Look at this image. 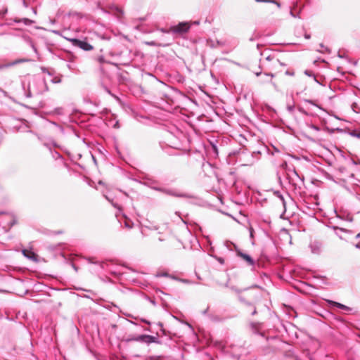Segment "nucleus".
<instances>
[{
  "label": "nucleus",
  "instance_id": "nucleus-45",
  "mask_svg": "<svg viewBox=\"0 0 360 360\" xmlns=\"http://www.w3.org/2000/svg\"><path fill=\"white\" fill-rule=\"evenodd\" d=\"M73 268H74L75 270H77V268H76V266H75V265H73Z\"/></svg>",
  "mask_w": 360,
  "mask_h": 360
},
{
  "label": "nucleus",
  "instance_id": "nucleus-15",
  "mask_svg": "<svg viewBox=\"0 0 360 360\" xmlns=\"http://www.w3.org/2000/svg\"><path fill=\"white\" fill-rule=\"evenodd\" d=\"M333 229L339 230L341 232H342V233H344L345 234H347V235H350V234L352 233V231H350V230H347V229H343V228H340V227H338V226H333Z\"/></svg>",
  "mask_w": 360,
  "mask_h": 360
},
{
  "label": "nucleus",
  "instance_id": "nucleus-42",
  "mask_svg": "<svg viewBox=\"0 0 360 360\" xmlns=\"http://www.w3.org/2000/svg\"><path fill=\"white\" fill-rule=\"evenodd\" d=\"M159 240H160V241H162V240H163V239H162L161 238H159Z\"/></svg>",
  "mask_w": 360,
  "mask_h": 360
},
{
  "label": "nucleus",
  "instance_id": "nucleus-27",
  "mask_svg": "<svg viewBox=\"0 0 360 360\" xmlns=\"http://www.w3.org/2000/svg\"><path fill=\"white\" fill-rule=\"evenodd\" d=\"M313 129L316 130V131H319V127H317V126H315V125H311V127Z\"/></svg>",
  "mask_w": 360,
  "mask_h": 360
},
{
  "label": "nucleus",
  "instance_id": "nucleus-8",
  "mask_svg": "<svg viewBox=\"0 0 360 360\" xmlns=\"http://www.w3.org/2000/svg\"><path fill=\"white\" fill-rule=\"evenodd\" d=\"M144 337V335H129L127 338L125 339V341L127 342H142L143 338Z\"/></svg>",
  "mask_w": 360,
  "mask_h": 360
},
{
  "label": "nucleus",
  "instance_id": "nucleus-17",
  "mask_svg": "<svg viewBox=\"0 0 360 360\" xmlns=\"http://www.w3.org/2000/svg\"><path fill=\"white\" fill-rule=\"evenodd\" d=\"M257 2H271L276 4L278 7L281 6L280 4L275 0H256Z\"/></svg>",
  "mask_w": 360,
  "mask_h": 360
},
{
  "label": "nucleus",
  "instance_id": "nucleus-28",
  "mask_svg": "<svg viewBox=\"0 0 360 360\" xmlns=\"http://www.w3.org/2000/svg\"><path fill=\"white\" fill-rule=\"evenodd\" d=\"M304 38L307 39H309L311 38V35L309 34H304Z\"/></svg>",
  "mask_w": 360,
  "mask_h": 360
},
{
  "label": "nucleus",
  "instance_id": "nucleus-21",
  "mask_svg": "<svg viewBox=\"0 0 360 360\" xmlns=\"http://www.w3.org/2000/svg\"><path fill=\"white\" fill-rule=\"evenodd\" d=\"M304 103H310V104H311V105H315V106H316V107H318V108H321L318 105L315 104V103H314V101H312V100L304 99Z\"/></svg>",
  "mask_w": 360,
  "mask_h": 360
},
{
  "label": "nucleus",
  "instance_id": "nucleus-37",
  "mask_svg": "<svg viewBox=\"0 0 360 360\" xmlns=\"http://www.w3.org/2000/svg\"><path fill=\"white\" fill-rule=\"evenodd\" d=\"M112 202V205L115 207H117V205L116 204H114Z\"/></svg>",
  "mask_w": 360,
  "mask_h": 360
},
{
  "label": "nucleus",
  "instance_id": "nucleus-6",
  "mask_svg": "<svg viewBox=\"0 0 360 360\" xmlns=\"http://www.w3.org/2000/svg\"><path fill=\"white\" fill-rule=\"evenodd\" d=\"M237 255L243 258L244 260H245L249 265L253 266L255 265V261L254 259L249 255L245 253H243L240 250H237Z\"/></svg>",
  "mask_w": 360,
  "mask_h": 360
},
{
  "label": "nucleus",
  "instance_id": "nucleus-9",
  "mask_svg": "<svg viewBox=\"0 0 360 360\" xmlns=\"http://www.w3.org/2000/svg\"><path fill=\"white\" fill-rule=\"evenodd\" d=\"M22 254L25 257H26L28 259L36 260L37 255L32 251L23 250Z\"/></svg>",
  "mask_w": 360,
  "mask_h": 360
},
{
  "label": "nucleus",
  "instance_id": "nucleus-10",
  "mask_svg": "<svg viewBox=\"0 0 360 360\" xmlns=\"http://www.w3.org/2000/svg\"><path fill=\"white\" fill-rule=\"evenodd\" d=\"M30 61H31V60L27 59V58L18 59V60H15L11 62V63H9L8 65H6L5 67H10V66H13V65H17V64H19L21 63H25V62H30Z\"/></svg>",
  "mask_w": 360,
  "mask_h": 360
},
{
  "label": "nucleus",
  "instance_id": "nucleus-23",
  "mask_svg": "<svg viewBox=\"0 0 360 360\" xmlns=\"http://www.w3.org/2000/svg\"><path fill=\"white\" fill-rule=\"evenodd\" d=\"M259 37V36L257 34H254L252 37L250 38V41H254L256 39H257Z\"/></svg>",
  "mask_w": 360,
  "mask_h": 360
},
{
  "label": "nucleus",
  "instance_id": "nucleus-16",
  "mask_svg": "<svg viewBox=\"0 0 360 360\" xmlns=\"http://www.w3.org/2000/svg\"><path fill=\"white\" fill-rule=\"evenodd\" d=\"M352 109L356 113H359L360 112V108H359V105L356 103H353L352 104Z\"/></svg>",
  "mask_w": 360,
  "mask_h": 360
},
{
  "label": "nucleus",
  "instance_id": "nucleus-44",
  "mask_svg": "<svg viewBox=\"0 0 360 360\" xmlns=\"http://www.w3.org/2000/svg\"><path fill=\"white\" fill-rule=\"evenodd\" d=\"M56 154L58 155V156H60L59 153L56 152Z\"/></svg>",
  "mask_w": 360,
  "mask_h": 360
},
{
  "label": "nucleus",
  "instance_id": "nucleus-3",
  "mask_svg": "<svg viewBox=\"0 0 360 360\" xmlns=\"http://www.w3.org/2000/svg\"><path fill=\"white\" fill-rule=\"evenodd\" d=\"M71 41L72 44L77 46L84 51H91L93 49V46L84 40H80L77 39H72Z\"/></svg>",
  "mask_w": 360,
  "mask_h": 360
},
{
  "label": "nucleus",
  "instance_id": "nucleus-25",
  "mask_svg": "<svg viewBox=\"0 0 360 360\" xmlns=\"http://www.w3.org/2000/svg\"><path fill=\"white\" fill-rule=\"evenodd\" d=\"M285 74H286L287 75L293 76V75H294V72H292V71H290V70H287V71L285 72Z\"/></svg>",
  "mask_w": 360,
  "mask_h": 360
},
{
  "label": "nucleus",
  "instance_id": "nucleus-32",
  "mask_svg": "<svg viewBox=\"0 0 360 360\" xmlns=\"http://www.w3.org/2000/svg\"><path fill=\"white\" fill-rule=\"evenodd\" d=\"M355 247H356V248L360 249V244H359V243H357V244L355 245Z\"/></svg>",
  "mask_w": 360,
  "mask_h": 360
},
{
  "label": "nucleus",
  "instance_id": "nucleus-14",
  "mask_svg": "<svg viewBox=\"0 0 360 360\" xmlns=\"http://www.w3.org/2000/svg\"><path fill=\"white\" fill-rule=\"evenodd\" d=\"M349 134L351 136L360 139V130H352Z\"/></svg>",
  "mask_w": 360,
  "mask_h": 360
},
{
  "label": "nucleus",
  "instance_id": "nucleus-26",
  "mask_svg": "<svg viewBox=\"0 0 360 360\" xmlns=\"http://www.w3.org/2000/svg\"><path fill=\"white\" fill-rule=\"evenodd\" d=\"M290 15H291L292 17H294V18H300V15H299L298 14H297V15L294 14V13H293V12H292V11L290 12Z\"/></svg>",
  "mask_w": 360,
  "mask_h": 360
},
{
  "label": "nucleus",
  "instance_id": "nucleus-31",
  "mask_svg": "<svg viewBox=\"0 0 360 360\" xmlns=\"http://www.w3.org/2000/svg\"><path fill=\"white\" fill-rule=\"evenodd\" d=\"M218 261H219L221 264H223V263H224V259H222V258H219V259H218Z\"/></svg>",
  "mask_w": 360,
  "mask_h": 360
},
{
  "label": "nucleus",
  "instance_id": "nucleus-20",
  "mask_svg": "<svg viewBox=\"0 0 360 360\" xmlns=\"http://www.w3.org/2000/svg\"><path fill=\"white\" fill-rule=\"evenodd\" d=\"M248 306L251 307L252 308V311L251 312V314L252 315H255L257 314V310H256V308L255 307L252 306L250 303L249 302H245Z\"/></svg>",
  "mask_w": 360,
  "mask_h": 360
},
{
  "label": "nucleus",
  "instance_id": "nucleus-13",
  "mask_svg": "<svg viewBox=\"0 0 360 360\" xmlns=\"http://www.w3.org/2000/svg\"><path fill=\"white\" fill-rule=\"evenodd\" d=\"M25 41L26 42L31 46V48L33 49V51L37 53V47L35 46L34 42L32 41V40L31 39V38L30 37H27L25 39Z\"/></svg>",
  "mask_w": 360,
  "mask_h": 360
},
{
  "label": "nucleus",
  "instance_id": "nucleus-34",
  "mask_svg": "<svg viewBox=\"0 0 360 360\" xmlns=\"http://www.w3.org/2000/svg\"><path fill=\"white\" fill-rule=\"evenodd\" d=\"M359 237H360V233L356 234V236H355L356 238H359Z\"/></svg>",
  "mask_w": 360,
  "mask_h": 360
},
{
  "label": "nucleus",
  "instance_id": "nucleus-5",
  "mask_svg": "<svg viewBox=\"0 0 360 360\" xmlns=\"http://www.w3.org/2000/svg\"><path fill=\"white\" fill-rule=\"evenodd\" d=\"M287 176L289 183L292 185H297L298 181H302L295 169H288Z\"/></svg>",
  "mask_w": 360,
  "mask_h": 360
},
{
  "label": "nucleus",
  "instance_id": "nucleus-41",
  "mask_svg": "<svg viewBox=\"0 0 360 360\" xmlns=\"http://www.w3.org/2000/svg\"><path fill=\"white\" fill-rule=\"evenodd\" d=\"M126 226L129 228H131V226H129L127 223H126Z\"/></svg>",
  "mask_w": 360,
  "mask_h": 360
},
{
  "label": "nucleus",
  "instance_id": "nucleus-33",
  "mask_svg": "<svg viewBox=\"0 0 360 360\" xmlns=\"http://www.w3.org/2000/svg\"><path fill=\"white\" fill-rule=\"evenodd\" d=\"M143 322L146 323L147 324H150V322L146 320H142Z\"/></svg>",
  "mask_w": 360,
  "mask_h": 360
},
{
  "label": "nucleus",
  "instance_id": "nucleus-29",
  "mask_svg": "<svg viewBox=\"0 0 360 360\" xmlns=\"http://www.w3.org/2000/svg\"><path fill=\"white\" fill-rule=\"evenodd\" d=\"M278 196L282 200L283 204L284 205L285 204V201H284V198H283V195H278Z\"/></svg>",
  "mask_w": 360,
  "mask_h": 360
},
{
  "label": "nucleus",
  "instance_id": "nucleus-12",
  "mask_svg": "<svg viewBox=\"0 0 360 360\" xmlns=\"http://www.w3.org/2000/svg\"><path fill=\"white\" fill-rule=\"evenodd\" d=\"M143 338L145 339H150V343H158V344L160 343V342L158 340V339L155 336L150 335H144Z\"/></svg>",
  "mask_w": 360,
  "mask_h": 360
},
{
  "label": "nucleus",
  "instance_id": "nucleus-1",
  "mask_svg": "<svg viewBox=\"0 0 360 360\" xmlns=\"http://www.w3.org/2000/svg\"><path fill=\"white\" fill-rule=\"evenodd\" d=\"M279 65H284V64L280 62L274 55L267 56L260 60L259 68L264 71L266 75L270 76L271 78L274 77V75L271 72L267 73L266 71L276 70Z\"/></svg>",
  "mask_w": 360,
  "mask_h": 360
},
{
  "label": "nucleus",
  "instance_id": "nucleus-11",
  "mask_svg": "<svg viewBox=\"0 0 360 360\" xmlns=\"http://www.w3.org/2000/svg\"><path fill=\"white\" fill-rule=\"evenodd\" d=\"M15 22H23L25 25H30L32 24H33L34 22L30 19H28V18H22V19H19V20H15Z\"/></svg>",
  "mask_w": 360,
  "mask_h": 360
},
{
  "label": "nucleus",
  "instance_id": "nucleus-2",
  "mask_svg": "<svg viewBox=\"0 0 360 360\" xmlns=\"http://www.w3.org/2000/svg\"><path fill=\"white\" fill-rule=\"evenodd\" d=\"M191 27L188 22H179L177 25H174L170 27V30L174 34H184L187 32Z\"/></svg>",
  "mask_w": 360,
  "mask_h": 360
},
{
  "label": "nucleus",
  "instance_id": "nucleus-4",
  "mask_svg": "<svg viewBox=\"0 0 360 360\" xmlns=\"http://www.w3.org/2000/svg\"><path fill=\"white\" fill-rule=\"evenodd\" d=\"M153 188L157 191L162 192L163 193H165L169 195L175 196V197H180L184 198L186 197V195L184 193H179L175 190L173 189H168V188H164L161 187H153Z\"/></svg>",
  "mask_w": 360,
  "mask_h": 360
},
{
  "label": "nucleus",
  "instance_id": "nucleus-30",
  "mask_svg": "<svg viewBox=\"0 0 360 360\" xmlns=\"http://www.w3.org/2000/svg\"><path fill=\"white\" fill-rule=\"evenodd\" d=\"M162 32H166V33L172 32H171V30H170V29H169V30H163V29H162Z\"/></svg>",
  "mask_w": 360,
  "mask_h": 360
},
{
  "label": "nucleus",
  "instance_id": "nucleus-24",
  "mask_svg": "<svg viewBox=\"0 0 360 360\" xmlns=\"http://www.w3.org/2000/svg\"><path fill=\"white\" fill-rule=\"evenodd\" d=\"M337 235L340 237V239H343V240H348L349 238L348 237H346V236H343L342 235H340L339 233H336Z\"/></svg>",
  "mask_w": 360,
  "mask_h": 360
},
{
  "label": "nucleus",
  "instance_id": "nucleus-36",
  "mask_svg": "<svg viewBox=\"0 0 360 360\" xmlns=\"http://www.w3.org/2000/svg\"><path fill=\"white\" fill-rule=\"evenodd\" d=\"M255 75H256L257 76H259V75H261V72H256V73H255Z\"/></svg>",
  "mask_w": 360,
  "mask_h": 360
},
{
  "label": "nucleus",
  "instance_id": "nucleus-39",
  "mask_svg": "<svg viewBox=\"0 0 360 360\" xmlns=\"http://www.w3.org/2000/svg\"><path fill=\"white\" fill-rule=\"evenodd\" d=\"M23 4H24V5H25V6H27V5H26V2H25V0H23Z\"/></svg>",
  "mask_w": 360,
  "mask_h": 360
},
{
  "label": "nucleus",
  "instance_id": "nucleus-19",
  "mask_svg": "<svg viewBox=\"0 0 360 360\" xmlns=\"http://www.w3.org/2000/svg\"><path fill=\"white\" fill-rule=\"evenodd\" d=\"M51 82L53 84H58L61 82V78L60 77H55L51 79Z\"/></svg>",
  "mask_w": 360,
  "mask_h": 360
},
{
  "label": "nucleus",
  "instance_id": "nucleus-40",
  "mask_svg": "<svg viewBox=\"0 0 360 360\" xmlns=\"http://www.w3.org/2000/svg\"><path fill=\"white\" fill-rule=\"evenodd\" d=\"M231 245L234 246V248L236 249V245H235L233 243H231Z\"/></svg>",
  "mask_w": 360,
  "mask_h": 360
},
{
  "label": "nucleus",
  "instance_id": "nucleus-35",
  "mask_svg": "<svg viewBox=\"0 0 360 360\" xmlns=\"http://www.w3.org/2000/svg\"><path fill=\"white\" fill-rule=\"evenodd\" d=\"M320 47L322 48V49L325 48V46H323V44H320Z\"/></svg>",
  "mask_w": 360,
  "mask_h": 360
},
{
  "label": "nucleus",
  "instance_id": "nucleus-18",
  "mask_svg": "<svg viewBox=\"0 0 360 360\" xmlns=\"http://www.w3.org/2000/svg\"><path fill=\"white\" fill-rule=\"evenodd\" d=\"M304 74L309 77H312L314 78L315 81H316V77H315V75L314 74V72L311 70H306L304 71Z\"/></svg>",
  "mask_w": 360,
  "mask_h": 360
},
{
  "label": "nucleus",
  "instance_id": "nucleus-38",
  "mask_svg": "<svg viewBox=\"0 0 360 360\" xmlns=\"http://www.w3.org/2000/svg\"><path fill=\"white\" fill-rule=\"evenodd\" d=\"M105 198H106V200H108L109 202H111V200H110L107 196H105Z\"/></svg>",
  "mask_w": 360,
  "mask_h": 360
},
{
  "label": "nucleus",
  "instance_id": "nucleus-22",
  "mask_svg": "<svg viewBox=\"0 0 360 360\" xmlns=\"http://www.w3.org/2000/svg\"><path fill=\"white\" fill-rule=\"evenodd\" d=\"M142 342L149 345L150 344V339H145L144 338H143Z\"/></svg>",
  "mask_w": 360,
  "mask_h": 360
},
{
  "label": "nucleus",
  "instance_id": "nucleus-7",
  "mask_svg": "<svg viewBox=\"0 0 360 360\" xmlns=\"http://www.w3.org/2000/svg\"><path fill=\"white\" fill-rule=\"evenodd\" d=\"M327 302L332 307H338L342 310L352 311V308H350L343 304H341V303H339V302H335L333 300H328Z\"/></svg>",
  "mask_w": 360,
  "mask_h": 360
},
{
  "label": "nucleus",
  "instance_id": "nucleus-43",
  "mask_svg": "<svg viewBox=\"0 0 360 360\" xmlns=\"http://www.w3.org/2000/svg\"><path fill=\"white\" fill-rule=\"evenodd\" d=\"M107 91H108V94H111L110 91L107 90Z\"/></svg>",
  "mask_w": 360,
  "mask_h": 360
}]
</instances>
